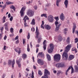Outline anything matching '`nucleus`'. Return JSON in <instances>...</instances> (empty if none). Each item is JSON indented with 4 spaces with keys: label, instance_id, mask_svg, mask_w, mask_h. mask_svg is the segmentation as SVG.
Masks as SVG:
<instances>
[{
    "label": "nucleus",
    "instance_id": "39448f33",
    "mask_svg": "<svg viewBox=\"0 0 78 78\" xmlns=\"http://www.w3.org/2000/svg\"><path fill=\"white\" fill-rule=\"evenodd\" d=\"M26 9V6H24L22 7L20 11V14L21 16H23L25 15V11Z\"/></svg>",
    "mask_w": 78,
    "mask_h": 78
},
{
    "label": "nucleus",
    "instance_id": "1a4fd4ad",
    "mask_svg": "<svg viewBox=\"0 0 78 78\" xmlns=\"http://www.w3.org/2000/svg\"><path fill=\"white\" fill-rule=\"evenodd\" d=\"M50 72L48 71V70L45 69H44V75L45 76H48V75H50Z\"/></svg>",
    "mask_w": 78,
    "mask_h": 78
},
{
    "label": "nucleus",
    "instance_id": "0e129e2a",
    "mask_svg": "<svg viewBox=\"0 0 78 78\" xmlns=\"http://www.w3.org/2000/svg\"><path fill=\"white\" fill-rule=\"evenodd\" d=\"M8 18H10V17H11V14L9 13L8 15Z\"/></svg>",
    "mask_w": 78,
    "mask_h": 78
},
{
    "label": "nucleus",
    "instance_id": "20e7f679",
    "mask_svg": "<svg viewBox=\"0 0 78 78\" xmlns=\"http://www.w3.org/2000/svg\"><path fill=\"white\" fill-rule=\"evenodd\" d=\"M55 61H58L61 59V55L59 54L55 55L54 57Z\"/></svg>",
    "mask_w": 78,
    "mask_h": 78
},
{
    "label": "nucleus",
    "instance_id": "e2e57ef3",
    "mask_svg": "<svg viewBox=\"0 0 78 78\" xmlns=\"http://www.w3.org/2000/svg\"><path fill=\"white\" fill-rule=\"evenodd\" d=\"M19 43V40H18L17 41H16V44H17Z\"/></svg>",
    "mask_w": 78,
    "mask_h": 78
},
{
    "label": "nucleus",
    "instance_id": "8fccbe9b",
    "mask_svg": "<svg viewBox=\"0 0 78 78\" xmlns=\"http://www.w3.org/2000/svg\"><path fill=\"white\" fill-rule=\"evenodd\" d=\"M55 19H56V21H58V20L59 19L58 16H57L56 17H55Z\"/></svg>",
    "mask_w": 78,
    "mask_h": 78
},
{
    "label": "nucleus",
    "instance_id": "4c0bfd02",
    "mask_svg": "<svg viewBox=\"0 0 78 78\" xmlns=\"http://www.w3.org/2000/svg\"><path fill=\"white\" fill-rule=\"evenodd\" d=\"M13 3L12 2H6V5H11V4H12Z\"/></svg>",
    "mask_w": 78,
    "mask_h": 78
},
{
    "label": "nucleus",
    "instance_id": "f03ea898",
    "mask_svg": "<svg viewBox=\"0 0 78 78\" xmlns=\"http://www.w3.org/2000/svg\"><path fill=\"white\" fill-rule=\"evenodd\" d=\"M55 25L56 27L55 31L56 32L58 31L59 29V27L61 26L62 24H59V23H58V21H56L55 22Z\"/></svg>",
    "mask_w": 78,
    "mask_h": 78
},
{
    "label": "nucleus",
    "instance_id": "69168bd1",
    "mask_svg": "<svg viewBox=\"0 0 78 78\" xmlns=\"http://www.w3.org/2000/svg\"><path fill=\"white\" fill-rule=\"evenodd\" d=\"M24 26L25 27H28V25H27V23H24Z\"/></svg>",
    "mask_w": 78,
    "mask_h": 78
},
{
    "label": "nucleus",
    "instance_id": "37998d69",
    "mask_svg": "<svg viewBox=\"0 0 78 78\" xmlns=\"http://www.w3.org/2000/svg\"><path fill=\"white\" fill-rule=\"evenodd\" d=\"M31 30L32 31L34 32L35 31V29L34 27H32L31 29Z\"/></svg>",
    "mask_w": 78,
    "mask_h": 78
},
{
    "label": "nucleus",
    "instance_id": "c756f323",
    "mask_svg": "<svg viewBox=\"0 0 78 78\" xmlns=\"http://www.w3.org/2000/svg\"><path fill=\"white\" fill-rule=\"evenodd\" d=\"M44 21H42V24L41 25V28H43V29H44Z\"/></svg>",
    "mask_w": 78,
    "mask_h": 78
},
{
    "label": "nucleus",
    "instance_id": "338daca9",
    "mask_svg": "<svg viewBox=\"0 0 78 78\" xmlns=\"http://www.w3.org/2000/svg\"><path fill=\"white\" fill-rule=\"evenodd\" d=\"M38 51H39V48H37L36 51V53H37L38 52Z\"/></svg>",
    "mask_w": 78,
    "mask_h": 78
},
{
    "label": "nucleus",
    "instance_id": "4468645a",
    "mask_svg": "<svg viewBox=\"0 0 78 78\" xmlns=\"http://www.w3.org/2000/svg\"><path fill=\"white\" fill-rule=\"evenodd\" d=\"M46 41V40H45L43 42V48L44 49V50H46V48L47 47V44H45Z\"/></svg>",
    "mask_w": 78,
    "mask_h": 78
},
{
    "label": "nucleus",
    "instance_id": "7ed1b4c3",
    "mask_svg": "<svg viewBox=\"0 0 78 78\" xmlns=\"http://www.w3.org/2000/svg\"><path fill=\"white\" fill-rule=\"evenodd\" d=\"M27 16H29V17H33L34 15V12L31 9H28L27 12Z\"/></svg>",
    "mask_w": 78,
    "mask_h": 78
},
{
    "label": "nucleus",
    "instance_id": "423d86ee",
    "mask_svg": "<svg viewBox=\"0 0 78 78\" xmlns=\"http://www.w3.org/2000/svg\"><path fill=\"white\" fill-rule=\"evenodd\" d=\"M48 20L49 22L52 23L54 20V19H53V16L51 15H50L48 16Z\"/></svg>",
    "mask_w": 78,
    "mask_h": 78
},
{
    "label": "nucleus",
    "instance_id": "6e6552de",
    "mask_svg": "<svg viewBox=\"0 0 78 78\" xmlns=\"http://www.w3.org/2000/svg\"><path fill=\"white\" fill-rule=\"evenodd\" d=\"M36 37L35 38L36 39H37L38 37H39V29H38V27H37V26L36 27Z\"/></svg>",
    "mask_w": 78,
    "mask_h": 78
},
{
    "label": "nucleus",
    "instance_id": "9d476101",
    "mask_svg": "<svg viewBox=\"0 0 78 78\" xmlns=\"http://www.w3.org/2000/svg\"><path fill=\"white\" fill-rule=\"evenodd\" d=\"M37 62L38 64H40L41 65H44V62L41 59H39L37 60Z\"/></svg>",
    "mask_w": 78,
    "mask_h": 78
},
{
    "label": "nucleus",
    "instance_id": "412c9836",
    "mask_svg": "<svg viewBox=\"0 0 78 78\" xmlns=\"http://www.w3.org/2000/svg\"><path fill=\"white\" fill-rule=\"evenodd\" d=\"M62 0H57L56 1V5L57 6H59V3H60Z\"/></svg>",
    "mask_w": 78,
    "mask_h": 78
},
{
    "label": "nucleus",
    "instance_id": "09e8293b",
    "mask_svg": "<svg viewBox=\"0 0 78 78\" xmlns=\"http://www.w3.org/2000/svg\"><path fill=\"white\" fill-rule=\"evenodd\" d=\"M13 19V17L11 16V17L10 18L9 20L10 21H12Z\"/></svg>",
    "mask_w": 78,
    "mask_h": 78
},
{
    "label": "nucleus",
    "instance_id": "680f3d73",
    "mask_svg": "<svg viewBox=\"0 0 78 78\" xmlns=\"http://www.w3.org/2000/svg\"><path fill=\"white\" fill-rule=\"evenodd\" d=\"M76 49V48H75L73 47V48H72V51H75Z\"/></svg>",
    "mask_w": 78,
    "mask_h": 78
},
{
    "label": "nucleus",
    "instance_id": "2f4dec72",
    "mask_svg": "<svg viewBox=\"0 0 78 78\" xmlns=\"http://www.w3.org/2000/svg\"><path fill=\"white\" fill-rule=\"evenodd\" d=\"M68 31V29L67 28H65L64 29V34H66L67 32Z\"/></svg>",
    "mask_w": 78,
    "mask_h": 78
},
{
    "label": "nucleus",
    "instance_id": "f3484780",
    "mask_svg": "<svg viewBox=\"0 0 78 78\" xmlns=\"http://www.w3.org/2000/svg\"><path fill=\"white\" fill-rule=\"evenodd\" d=\"M45 29H46L48 30H49L51 29V27L49 25H47L45 26Z\"/></svg>",
    "mask_w": 78,
    "mask_h": 78
},
{
    "label": "nucleus",
    "instance_id": "9b49d317",
    "mask_svg": "<svg viewBox=\"0 0 78 78\" xmlns=\"http://www.w3.org/2000/svg\"><path fill=\"white\" fill-rule=\"evenodd\" d=\"M60 18L61 20H62V21H64V20L65 19V16L64 15V14H63V13H62L61 14L60 16Z\"/></svg>",
    "mask_w": 78,
    "mask_h": 78
},
{
    "label": "nucleus",
    "instance_id": "72a5a7b5",
    "mask_svg": "<svg viewBox=\"0 0 78 78\" xmlns=\"http://www.w3.org/2000/svg\"><path fill=\"white\" fill-rule=\"evenodd\" d=\"M10 8L11 9H12L13 10V11H15L16 10V8H15V7L13 5H12L11 7H10Z\"/></svg>",
    "mask_w": 78,
    "mask_h": 78
},
{
    "label": "nucleus",
    "instance_id": "a878e982",
    "mask_svg": "<svg viewBox=\"0 0 78 78\" xmlns=\"http://www.w3.org/2000/svg\"><path fill=\"white\" fill-rule=\"evenodd\" d=\"M12 64V60H9L8 61V65L9 66H11Z\"/></svg>",
    "mask_w": 78,
    "mask_h": 78
},
{
    "label": "nucleus",
    "instance_id": "603ef678",
    "mask_svg": "<svg viewBox=\"0 0 78 78\" xmlns=\"http://www.w3.org/2000/svg\"><path fill=\"white\" fill-rule=\"evenodd\" d=\"M34 9H35V10H36V9H37V5H35V6H34Z\"/></svg>",
    "mask_w": 78,
    "mask_h": 78
},
{
    "label": "nucleus",
    "instance_id": "49530a36",
    "mask_svg": "<svg viewBox=\"0 0 78 78\" xmlns=\"http://www.w3.org/2000/svg\"><path fill=\"white\" fill-rule=\"evenodd\" d=\"M5 29L6 31H9V29H8V26L7 27H5Z\"/></svg>",
    "mask_w": 78,
    "mask_h": 78
},
{
    "label": "nucleus",
    "instance_id": "0eeeda50",
    "mask_svg": "<svg viewBox=\"0 0 78 78\" xmlns=\"http://www.w3.org/2000/svg\"><path fill=\"white\" fill-rule=\"evenodd\" d=\"M64 64L61 63H57L55 65V66L57 67V68H60V67H64Z\"/></svg>",
    "mask_w": 78,
    "mask_h": 78
},
{
    "label": "nucleus",
    "instance_id": "f257e3e1",
    "mask_svg": "<svg viewBox=\"0 0 78 78\" xmlns=\"http://www.w3.org/2000/svg\"><path fill=\"white\" fill-rule=\"evenodd\" d=\"M72 47L71 44L68 45L65 48V51L63 52L62 55V58L65 60V61H67L68 59V53L70 50V48Z\"/></svg>",
    "mask_w": 78,
    "mask_h": 78
},
{
    "label": "nucleus",
    "instance_id": "dca6fc26",
    "mask_svg": "<svg viewBox=\"0 0 78 78\" xmlns=\"http://www.w3.org/2000/svg\"><path fill=\"white\" fill-rule=\"evenodd\" d=\"M73 34H74L75 31V29L76 28V25H75L74 23H73Z\"/></svg>",
    "mask_w": 78,
    "mask_h": 78
},
{
    "label": "nucleus",
    "instance_id": "473e14b6",
    "mask_svg": "<svg viewBox=\"0 0 78 78\" xmlns=\"http://www.w3.org/2000/svg\"><path fill=\"white\" fill-rule=\"evenodd\" d=\"M42 39V37H40L37 40V42H38V44H39V43H40V42H41V39Z\"/></svg>",
    "mask_w": 78,
    "mask_h": 78
},
{
    "label": "nucleus",
    "instance_id": "bb28decb",
    "mask_svg": "<svg viewBox=\"0 0 78 78\" xmlns=\"http://www.w3.org/2000/svg\"><path fill=\"white\" fill-rule=\"evenodd\" d=\"M58 39L59 41H60L61 42L62 41V37L59 36L58 37Z\"/></svg>",
    "mask_w": 78,
    "mask_h": 78
},
{
    "label": "nucleus",
    "instance_id": "2eb2a0df",
    "mask_svg": "<svg viewBox=\"0 0 78 78\" xmlns=\"http://www.w3.org/2000/svg\"><path fill=\"white\" fill-rule=\"evenodd\" d=\"M16 64L18 65V67L20 68L21 67V64L20 63V61L16 60Z\"/></svg>",
    "mask_w": 78,
    "mask_h": 78
},
{
    "label": "nucleus",
    "instance_id": "5fc2aeb1",
    "mask_svg": "<svg viewBox=\"0 0 78 78\" xmlns=\"http://www.w3.org/2000/svg\"><path fill=\"white\" fill-rule=\"evenodd\" d=\"M3 36V34H2L0 33V39H1L2 38Z\"/></svg>",
    "mask_w": 78,
    "mask_h": 78
},
{
    "label": "nucleus",
    "instance_id": "864d4df0",
    "mask_svg": "<svg viewBox=\"0 0 78 78\" xmlns=\"http://www.w3.org/2000/svg\"><path fill=\"white\" fill-rule=\"evenodd\" d=\"M21 50H20V48H19V51H18V52H17L18 53V54H20L21 53Z\"/></svg>",
    "mask_w": 78,
    "mask_h": 78
},
{
    "label": "nucleus",
    "instance_id": "c03bdc74",
    "mask_svg": "<svg viewBox=\"0 0 78 78\" xmlns=\"http://www.w3.org/2000/svg\"><path fill=\"white\" fill-rule=\"evenodd\" d=\"M0 29H1V33H3V29H4L3 27H2V28H0Z\"/></svg>",
    "mask_w": 78,
    "mask_h": 78
},
{
    "label": "nucleus",
    "instance_id": "13d9d810",
    "mask_svg": "<svg viewBox=\"0 0 78 78\" xmlns=\"http://www.w3.org/2000/svg\"><path fill=\"white\" fill-rule=\"evenodd\" d=\"M22 31H23L22 29H21L20 30V31H19L20 33H22Z\"/></svg>",
    "mask_w": 78,
    "mask_h": 78
},
{
    "label": "nucleus",
    "instance_id": "052dcab7",
    "mask_svg": "<svg viewBox=\"0 0 78 78\" xmlns=\"http://www.w3.org/2000/svg\"><path fill=\"white\" fill-rule=\"evenodd\" d=\"M6 38H7V36H6V35H5L4 37V40H6Z\"/></svg>",
    "mask_w": 78,
    "mask_h": 78
},
{
    "label": "nucleus",
    "instance_id": "f8f14e48",
    "mask_svg": "<svg viewBox=\"0 0 78 78\" xmlns=\"http://www.w3.org/2000/svg\"><path fill=\"white\" fill-rule=\"evenodd\" d=\"M75 58V56L73 55H69V57L68 58V61H71L72 60Z\"/></svg>",
    "mask_w": 78,
    "mask_h": 78
},
{
    "label": "nucleus",
    "instance_id": "5701e85b",
    "mask_svg": "<svg viewBox=\"0 0 78 78\" xmlns=\"http://www.w3.org/2000/svg\"><path fill=\"white\" fill-rule=\"evenodd\" d=\"M71 69V67L69 66L68 69L66 71V72L65 73V74L66 75H68L67 72H69V70H70Z\"/></svg>",
    "mask_w": 78,
    "mask_h": 78
},
{
    "label": "nucleus",
    "instance_id": "7c9ffc66",
    "mask_svg": "<svg viewBox=\"0 0 78 78\" xmlns=\"http://www.w3.org/2000/svg\"><path fill=\"white\" fill-rule=\"evenodd\" d=\"M50 48L52 49H54V46L53 44H50Z\"/></svg>",
    "mask_w": 78,
    "mask_h": 78
},
{
    "label": "nucleus",
    "instance_id": "a19ab883",
    "mask_svg": "<svg viewBox=\"0 0 78 78\" xmlns=\"http://www.w3.org/2000/svg\"><path fill=\"white\" fill-rule=\"evenodd\" d=\"M41 78H48V77L47 76H45V75H44V76H42L41 77Z\"/></svg>",
    "mask_w": 78,
    "mask_h": 78
},
{
    "label": "nucleus",
    "instance_id": "aec40b11",
    "mask_svg": "<svg viewBox=\"0 0 78 78\" xmlns=\"http://www.w3.org/2000/svg\"><path fill=\"white\" fill-rule=\"evenodd\" d=\"M74 69L76 72H78V66L77 65L74 66Z\"/></svg>",
    "mask_w": 78,
    "mask_h": 78
},
{
    "label": "nucleus",
    "instance_id": "e433bc0d",
    "mask_svg": "<svg viewBox=\"0 0 78 78\" xmlns=\"http://www.w3.org/2000/svg\"><path fill=\"white\" fill-rule=\"evenodd\" d=\"M27 17H28V16H27L26 15L24 18L23 19V20H24V23H26V21H27V19H25V18H27Z\"/></svg>",
    "mask_w": 78,
    "mask_h": 78
},
{
    "label": "nucleus",
    "instance_id": "c9c22d12",
    "mask_svg": "<svg viewBox=\"0 0 78 78\" xmlns=\"http://www.w3.org/2000/svg\"><path fill=\"white\" fill-rule=\"evenodd\" d=\"M27 51L28 52H29L30 51V46L29 45V44H27Z\"/></svg>",
    "mask_w": 78,
    "mask_h": 78
},
{
    "label": "nucleus",
    "instance_id": "4be33fe9",
    "mask_svg": "<svg viewBox=\"0 0 78 78\" xmlns=\"http://www.w3.org/2000/svg\"><path fill=\"white\" fill-rule=\"evenodd\" d=\"M36 23H35V20L33 19L32 20L31 22V25H34Z\"/></svg>",
    "mask_w": 78,
    "mask_h": 78
},
{
    "label": "nucleus",
    "instance_id": "3c124183",
    "mask_svg": "<svg viewBox=\"0 0 78 78\" xmlns=\"http://www.w3.org/2000/svg\"><path fill=\"white\" fill-rule=\"evenodd\" d=\"M19 39V36H17L15 38V40H17Z\"/></svg>",
    "mask_w": 78,
    "mask_h": 78
},
{
    "label": "nucleus",
    "instance_id": "c85d7f7f",
    "mask_svg": "<svg viewBox=\"0 0 78 78\" xmlns=\"http://www.w3.org/2000/svg\"><path fill=\"white\" fill-rule=\"evenodd\" d=\"M15 64V60L14 59L13 60L12 63V67H14V65Z\"/></svg>",
    "mask_w": 78,
    "mask_h": 78
},
{
    "label": "nucleus",
    "instance_id": "58836bf2",
    "mask_svg": "<svg viewBox=\"0 0 78 78\" xmlns=\"http://www.w3.org/2000/svg\"><path fill=\"white\" fill-rule=\"evenodd\" d=\"M70 67H71V74H72L74 72V69H73V68H72V67L71 66H70Z\"/></svg>",
    "mask_w": 78,
    "mask_h": 78
},
{
    "label": "nucleus",
    "instance_id": "774afa93",
    "mask_svg": "<svg viewBox=\"0 0 78 78\" xmlns=\"http://www.w3.org/2000/svg\"><path fill=\"white\" fill-rule=\"evenodd\" d=\"M6 46H4L3 48H4V50H6Z\"/></svg>",
    "mask_w": 78,
    "mask_h": 78
},
{
    "label": "nucleus",
    "instance_id": "6ab92c4d",
    "mask_svg": "<svg viewBox=\"0 0 78 78\" xmlns=\"http://www.w3.org/2000/svg\"><path fill=\"white\" fill-rule=\"evenodd\" d=\"M27 54H23L22 55V58L24 59H26V58H27Z\"/></svg>",
    "mask_w": 78,
    "mask_h": 78
},
{
    "label": "nucleus",
    "instance_id": "ddd939ff",
    "mask_svg": "<svg viewBox=\"0 0 78 78\" xmlns=\"http://www.w3.org/2000/svg\"><path fill=\"white\" fill-rule=\"evenodd\" d=\"M64 5L65 6V8H67L68 5H69V1L67 0H66L64 2Z\"/></svg>",
    "mask_w": 78,
    "mask_h": 78
},
{
    "label": "nucleus",
    "instance_id": "b1692460",
    "mask_svg": "<svg viewBox=\"0 0 78 78\" xmlns=\"http://www.w3.org/2000/svg\"><path fill=\"white\" fill-rule=\"evenodd\" d=\"M53 50V49L50 48L49 49H48V52L49 53H51Z\"/></svg>",
    "mask_w": 78,
    "mask_h": 78
},
{
    "label": "nucleus",
    "instance_id": "79ce46f5",
    "mask_svg": "<svg viewBox=\"0 0 78 78\" xmlns=\"http://www.w3.org/2000/svg\"><path fill=\"white\" fill-rule=\"evenodd\" d=\"M75 43H77V42H78V38H76L75 39Z\"/></svg>",
    "mask_w": 78,
    "mask_h": 78
},
{
    "label": "nucleus",
    "instance_id": "a211bd4d",
    "mask_svg": "<svg viewBox=\"0 0 78 78\" xmlns=\"http://www.w3.org/2000/svg\"><path fill=\"white\" fill-rule=\"evenodd\" d=\"M47 58L48 59V61H51V57H50V56L49 55V54H47L46 55Z\"/></svg>",
    "mask_w": 78,
    "mask_h": 78
},
{
    "label": "nucleus",
    "instance_id": "6e6d98bb",
    "mask_svg": "<svg viewBox=\"0 0 78 78\" xmlns=\"http://www.w3.org/2000/svg\"><path fill=\"white\" fill-rule=\"evenodd\" d=\"M4 26H5V27H8V24H7V23H5L4 24Z\"/></svg>",
    "mask_w": 78,
    "mask_h": 78
},
{
    "label": "nucleus",
    "instance_id": "393cba45",
    "mask_svg": "<svg viewBox=\"0 0 78 78\" xmlns=\"http://www.w3.org/2000/svg\"><path fill=\"white\" fill-rule=\"evenodd\" d=\"M66 42L67 44H69L70 43V37H68L67 38Z\"/></svg>",
    "mask_w": 78,
    "mask_h": 78
},
{
    "label": "nucleus",
    "instance_id": "f704fd0d",
    "mask_svg": "<svg viewBox=\"0 0 78 78\" xmlns=\"http://www.w3.org/2000/svg\"><path fill=\"white\" fill-rule=\"evenodd\" d=\"M38 74L39 75L41 76V75H42V72H41L40 70H38Z\"/></svg>",
    "mask_w": 78,
    "mask_h": 78
},
{
    "label": "nucleus",
    "instance_id": "de8ad7c7",
    "mask_svg": "<svg viewBox=\"0 0 78 78\" xmlns=\"http://www.w3.org/2000/svg\"><path fill=\"white\" fill-rule=\"evenodd\" d=\"M30 34L28 33V35L27 36V38L28 39H30Z\"/></svg>",
    "mask_w": 78,
    "mask_h": 78
},
{
    "label": "nucleus",
    "instance_id": "4d7b16f0",
    "mask_svg": "<svg viewBox=\"0 0 78 78\" xmlns=\"http://www.w3.org/2000/svg\"><path fill=\"white\" fill-rule=\"evenodd\" d=\"M43 53V52H41L39 53V54H38V55L39 56H41V55L43 54V53Z\"/></svg>",
    "mask_w": 78,
    "mask_h": 78
},
{
    "label": "nucleus",
    "instance_id": "ea45409f",
    "mask_svg": "<svg viewBox=\"0 0 78 78\" xmlns=\"http://www.w3.org/2000/svg\"><path fill=\"white\" fill-rule=\"evenodd\" d=\"M10 31L12 33L14 32V29L12 27L10 28Z\"/></svg>",
    "mask_w": 78,
    "mask_h": 78
},
{
    "label": "nucleus",
    "instance_id": "bf43d9fd",
    "mask_svg": "<svg viewBox=\"0 0 78 78\" xmlns=\"http://www.w3.org/2000/svg\"><path fill=\"white\" fill-rule=\"evenodd\" d=\"M57 72V74H59V73H61V71L58 70Z\"/></svg>",
    "mask_w": 78,
    "mask_h": 78
},
{
    "label": "nucleus",
    "instance_id": "cd10ccee",
    "mask_svg": "<svg viewBox=\"0 0 78 78\" xmlns=\"http://www.w3.org/2000/svg\"><path fill=\"white\" fill-rule=\"evenodd\" d=\"M41 17H44L45 18H47V14L46 13L43 14L41 15Z\"/></svg>",
    "mask_w": 78,
    "mask_h": 78
},
{
    "label": "nucleus",
    "instance_id": "a18cd8bd",
    "mask_svg": "<svg viewBox=\"0 0 78 78\" xmlns=\"http://www.w3.org/2000/svg\"><path fill=\"white\" fill-rule=\"evenodd\" d=\"M26 40L25 39H23V44H25V41Z\"/></svg>",
    "mask_w": 78,
    "mask_h": 78
}]
</instances>
